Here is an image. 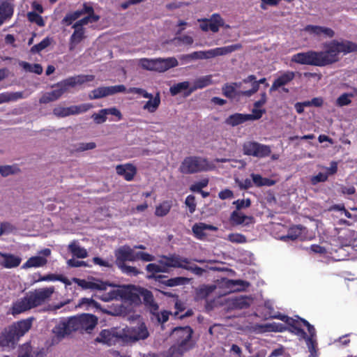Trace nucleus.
<instances>
[{"instance_id": "f257e3e1", "label": "nucleus", "mask_w": 357, "mask_h": 357, "mask_svg": "<svg viewBox=\"0 0 357 357\" xmlns=\"http://www.w3.org/2000/svg\"><path fill=\"white\" fill-rule=\"evenodd\" d=\"M324 48V51L310 50L295 54L292 56L291 61L319 67L329 66L339 61L340 53L347 54L357 52V43L350 40L339 42L333 40L326 43Z\"/></svg>"}, {"instance_id": "f03ea898", "label": "nucleus", "mask_w": 357, "mask_h": 357, "mask_svg": "<svg viewBox=\"0 0 357 357\" xmlns=\"http://www.w3.org/2000/svg\"><path fill=\"white\" fill-rule=\"evenodd\" d=\"M54 292V287L29 291L23 298L13 303L11 307L12 314L14 316L20 314L43 305L52 296Z\"/></svg>"}, {"instance_id": "7ed1b4c3", "label": "nucleus", "mask_w": 357, "mask_h": 357, "mask_svg": "<svg viewBox=\"0 0 357 357\" xmlns=\"http://www.w3.org/2000/svg\"><path fill=\"white\" fill-rule=\"evenodd\" d=\"M95 76L93 75H78L69 77L59 82L56 86L57 89H54L50 92L45 93L39 100L41 104H47L50 102L58 100L69 88L75 87L77 85H82L86 82L94 80Z\"/></svg>"}, {"instance_id": "20e7f679", "label": "nucleus", "mask_w": 357, "mask_h": 357, "mask_svg": "<svg viewBox=\"0 0 357 357\" xmlns=\"http://www.w3.org/2000/svg\"><path fill=\"white\" fill-rule=\"evenodd\" d=\"M214 168L215 165L205 158L188 156L182 161L179 167V171L183 174H193L213 170Z\"/></svg>"}, {"instance_id": "39448f33", "label": "nucleus", "mask_w": 357, "mask_h": 357, "mask_svg": "<svg viewBox=\"0 0 357 357\" xmlns=\"http://www.w3.org/2000/svg\"><path fill=\"white\" fill-rule=\"evenodd\" d=\"M174 331H178L185 335L183 339L178 344L172 345L167 351L165 357H181L188 351V343L192 338V329L190 326L176 328Z\"/></svg>"}, {"instance_id": "423d86ee", "label": "nucleus", "mask_w": 357, "mask_h": 357, "mask_svg": "<svg viewBox=\"0 0 357 357\" xmlns=\"http://www.w3.org/2000/svg\"><path fill=\"white\" fill-rule=\"evenodd\" d=\"M75 331L83 333L80 314L71 317L67 321H61L55 327L54 331L59 337H64Z\"/></svg>"}, {"instance_id": "0eeeda50", "label": "nucleus", "mask_w": 357, "mask_h": 357, "mask_svg": "<svg viewBox=\"0 0 357 357\" xmlns=\"http://www.w3.org/2000/svg\"><path fill=\"white\" fill-rule=\"evenodd\" d=\"M243 154L257 158H265L271 153V147L257 142H246L243 145Z\"/></svg>"}, {"instance_id": "6e6552de", "label": "nucleus", "mask_w": 357, "mask_h": 357, "mask_svg": "<svg viewBox=\"0 0 357 357\" xmlns=\"http://www.w3.org/2000/svg\"><path fill=\"white\" fill-rule=\"evenodd\" d=\"M124 336L123 332L118 331L116 328L104 329L101 331L95 341L111 346L120 340H124Z\"/></svg>"}, {"instance_id": "1a4fd4ad", "label": "nucleus", "mask_w": 357, "mask_h": 357, "mask_svg": "<svg viewBox=\"0 0 357 357\" xmlns=\"http://www.w3.org/2000/svg\"><path fill=\"white\" fill-rule=\"evenodd\" d=\"M126 91V88L123 84L110 86H100L92 90L89 95V98L90 100L100 99L118 93H124Z\"/></svg>"}, {"instance_id": "9d476101", "label": "nucleus", "mask_w": 357, "mask_h": 357, "mask_svg": "<svg viewBox=\"0 0 357 357\" xmlns=\"http://www.w3.org/2000/svg\"><path fill=\"white\" fill-rule=\"evenodd\" d=\"M140 289L142 287L134 284L122 286L120 299L128 301L131 304L139 305L142 303Z\"/></svg>"}, {"instance_id": "9b49d317", "label": "nucleus", "mask_w": 357, "mask_h": 357, "mask_svg": "<svg viewBox=\"0 0 357 357\" xmlns=\"http://www.w3.org/2000/svg\"><path fill=\"white\" fill-rule=\"evenodd\" d=\"M82 15H86V16L77 20L73 25V28H77V26L83 27L89 23L97 22L100 20V16L95 14L93 6L89 3L85 2L82 4Z\"/></svg>"}, {"instance_id": "f8f14e48", "label": "nucleus", "mask_w": 357, "mask_h": 357, "mask_svg": "<svg viewBox=\"0 0 357 357\" xmlns=\"http://www.w3.org/2000/svg\"><path fill=\"white\" fill-rule=\"evenodd\" d=\"M241 44L236 43L228 46L211 49L206 51H202V59H208L218 56L227 55L231 54L233 52L241 50Z\"/></svg>"}, {"instance_id": "ddd939ff", "label": "nucleus", "mask_w": 357, "mask_h": 357, "mask_svg": "<svg viewBox=\"0 0 357 357\" xmlns=\"http://www.w3.org/2000/svg\"><path fill=\"white\" fill-rule=\"evenodd\" d=\"M114 255L115 264L117 266L126 264V261H135V252L128 245H123L116 250Z\"/></svg>"}, {"instance_id": "4468645a", "label": "nucleus", "mask_w": 357, "mask_h": 357, "mask_svg": "<svg viewBox=\"0 0 357 357\" xmlns=\"http://www.w3.org/2000/svg\"><path fill=\"white\" fill-rule=\"evenodd\" d=\"M139 294L140 298H142L141 303H143L145 307L152 314H156L158 313L159 306L155 301L153 293L150 290L142 287Z\"/></svg>"}, {"instance_id": "2eb2a0df", "label": "nucleus", "mask_w": 357, "mask_h": 357, "mask_svg": "<svg viewBox=\"0 0 357 357\" xmlns=\"http://www.w3.org/2000/svg\"><path fill=\"white\" fill-rule=\"evenodd\" d=\"M107 284V288L105 290H99L98 298L105 302L120 299L121 287L114 286L108 282Z\"/></svg>"}, {"instance_id": "dca6fc26", "label": "nucleus", "mask_w": 357, "mask_h": 357, "mask_svg": "<svg viewBox=\"0 0 357 357\" xmlns=\"http://www.w3.org/2000/svg\"><path fill=\"white\" fill-rule=\"evenodd\" d=\"M166 261L165 265L169 268H181L185 270H191L192 268L188 266V264L190 263V259L188 258L182 257L178 255H171L169 256H162Z\"/></svg>"}, {"instance_id": "f3484780", "label": "nucleus", "mask_w": 357, "mask_h": 357, "mask_svg": "<svg viewBox=\"0 0 357 357\" xmlns=\"http://www.w3.org/2000/svg\"><path fill=\"white\" fill-rule=\"evenodd\" d=\"M33 317H29L13 323L10 327L18 340L24 336L31 328Z\"/></svg>"}, {"instance_id": "a211bd4d", "label": "nucleus", "mask_w": 357, "mask_h": 357, "mask_svg": "<svg viewBox=\"0 0 357 357\" xmlns=\"http://www.w3.org/2000/svg\"><path fill=\"white\" fill-rule=\"evenodd\" d=\"M72 280L82 289L91 290H105L107 288V282L96 280L95 281H87L84 279L73 278Z\"/></svg>"}, {"instance_id": "6ab92c4d", "label": "nucleus", "mask_w": 357, "mask_h": 357, "mask_svg": "<svg viewBox=\"0 0 357 357\" xmlns=\"http://www.w3.org/2000/svg\"><path fill=\"white\" fill-rule=\"evenodd\" d=\"M256 79L257 77L254 75H250L248 77L243 79V83H251L252 87L249 90L241 91L240 93L243 96L250 97L259 90L260 84H264L266 86H268V83L266 82V79L265 77H263L258 81L256 80Z\"/></svg>"}, {"instance_id": "aec40b11", "label": "nucleus", "mask_w": 357, "mask_h": 357, "mask_svg": "<svg viewBox=\"0 0 357 357\" xmlns=\"http://www.w3.org/2000/svg\"><path fill=\"white\" fill-rule=\"evenodd\" d=\"M297 317V319H294L291 317L287 324V325L291 328L289 329L290 332L300 337L301 339H304L306 341H311L310 337H307V333L302 328L303 324L301 320L303 319L299 317Z\"/></svg>"}, {"instance_id": "412c9836", "label": "nucleus", "mask_w": 357, "mask_h": 357, "mask_svg": "<svg viewBox=\"0 0 357 357\" xmlns=\"http://www.w3.org/2000/svg\"><path fill=\"white\" fill-rule=\"evenodd\" d=\"M295 77V73L293 71H285L282 73L273 82L270 91H275L280 87L284 86L291 82Z\"/></svg>"}, {"instance_id": "4be33fe9", "label": "nucleus", "mask_w": 357, "mask_h": 357, "mask_svg": "<svg viewBox=\"0 0 357 357\" xmlns=\"http://www.w3.org/2000/svg\"><path fill=\"white\" fill-rule=\"evenodd\" d=\"M178 65V61L174 57L155 59V71L157 72H165L172 68L177 66Z\"/></svg>"}, {"instance_id": "5701e85b", "label": "nucleus", "mask_w": 357, "mask_h": 357, "mask_svg": "<svg viewBox=\"0 0 357 357\" xmlns=\"http://www.w3.org/2000/svg\"><path fill=\"white\" fill-rule=\"evenodd\" d=\"M116 171L119 175L123 176L127 181H132L137 174L136 167L130 163L118 165L116 167Z\"/></svg>"}, {"instance_id": "b1692460", "label": "nucleus", "mask_w": 357, "mask_h": 357, "mask_svg": "<svg viewBox=\"0 0 357 357\" xmlns=\"http://www.w3.org/2000/svg\"><path fill=\"white\" fill-rule=\"evenodd\" d=\"M18 340L10 326L6 328L0 334V347H1L13 345Z\"/></svg>"}, {"instance_id": "393cba45", "label": "nucleus", "mask_w": 357, "mask_h": 357, "mask_svg": "<svg viewBox=\"0 0 357 357\" xmlns=\"http://www.w3.org/2000/svg\"><path fill=\"white\" fill-rule=\"evenodd\" d=\"M305 30L310 34L319 36L324 35L328 38H333L335 36V31L328 27L317 26V25H307Z\"/></svg>"}, {"instance_id": "a878e982", "label": "nucleus", "mask_w": 357, "mask_h": 357, "mask_svg": "<svg viewBox=\"0 0 357 357\" xmlns=\"http://www.w3.org/2000/svg\"><path fill=\"white\" fill-rule=\"evenodd\" d=\"M80 319L82 321L83 333L84 332L91 333V331L98 324V318L93 314H81Z\"/></svg>"}, {"instance_id": "bb28decb", "label": "nucleus", "mask_w": 357, "mask_h": 357, "mask_svg": "<svg viewBox=\"0 0 357 357\" xmlns=\"http://www.w3.org/2000/svg\"><path fill=\"white\" fill-rule=\"evenodd\" d=\"M0 256L3 260L0 262V265L6 268H13L20 266L22 259L10 253H4L0 252Z\"/></svg>"}, {"instance_id": "cd10ccee", "label": "nucleus", "mask_w": 357, "mask_h": 357, "mask_svg": "<svg viewBox=\"0 0 357 357\" xmlns=\"http://www.w3.org/2000/svg\"><path fill=\"white\" fill-rule=\"evenodd\" d=\"M230 220L233 225H248L254 222V218L252 216L245 215L239 211H234L231 213Z\"/></svg>"}, {"instance_id": "c85d7f7f", "label": "nucleus", "mask_w": 357, "mask_h": 357, "mask_svg": "<svg viewBox=\"0 0 357 357\" xmlns=\"http://www.w3.org/2000/svg\"><path fill=\"white\" fill-rule=\"evenodd\" d=\"M74 32L70 37L69 40V49L73 50L75 46L79 44L83 39L85 38V29L84 27L77 26L73 28Z\"/></svg>"}, {"instance_id": "c756f323", "label": "nucleus", "mask_w": 357, "mask_h": 357, "mask_svg": "<svg viewBox=\"0 0 357 357\" xmlns=\"http://www.w3.org/2000/svg\"><path fill=\"white\" fill-rule=\"evenodd\" d=\"M212 84V75H205L197 78L195 80L193 86L185 93V96H189L197 89H201L206 87Z\"/></svg>"}, {"instance_id": "7c9ffc66", "label": "nucleus", "mask_w": 357, "mask_h": 357, "mask_svg": "<svg viewBox=\"0 0 357 357\" xmlns=\"http://www.w3.org/2000/svg\"><path fill=\"white\" fill-rule=\"evenodd\" d=\"M225 286L229 289L230 291H241L248 288L250 286V283L242 280L227 279Z\"/></svg>"}, {"instance_id": "2f4dec72", "label": "nucleus", "mask_w": 357, "mask_h": 357, "mask_svg": "<svg viewBox=\"0 0 357 357\" xmlns=\"http://www.w3.org/2000/svg\"><path fill=\"white\" fill-rule=\"evenodd\" d=\"M217 228L213 225H207L206 223L199 222L196 223L192 226V230L196 238L202 239L206 236L204 233L205 230H216Z\"/></svg>"}, {"instance_id": "473e14b6", "label": "nucleus", "mask_w": 357, "mask_h": 357, "mask_svg": "<svg viewBox=\"0 0 357 357\" xmlns=\"http://www.w3.org/2000/svg\"><path fill=\"white\" fill-rule=\"evenodd\" d=\"M47 260L42 256L31 257L22 265L23 268H29L32 267L38 268L46 265Z\"/></svg>"}, {"instance_id": "72a5a7b5", "label": "nucleus", "mask_w": 357, "mask_h": 357, "mask_svg": "<svg viewBox=\"0 0 357 357\" xmlns=\"http://www.w3.org/2000/svg\"><path fill=\"white\" fill-rule=\"evenodd\" d=\"M255 330H258L260 333L264 332H282L284 327L281 324L272 323L266 324H256L255 326Z\"/></svg>"}, {"instance_id": "f704fd0d", "label": "nucleus", "mask_w": 357, "mask_h": 357, "mask_svg": "<svg viewBox=\"0 0 357 357\" xmlns=\"http://www.w3.org/2000/svg\"><path fill=\"white\" fill-rule=\"evenodd\" d=\"M248 121L246 114L235 113L225 119V123L231 126H236Z\"/></svg>"}, {"instance_id": "c9c22d12", "label": "nucleus", "mask_w": 357, "mask_h": 357, "mask_svg": "<svg viewBox=\"0 0 357 357\" xmlns=\"http://www.w3.org/2000/svg\"><path fill=\"white\" fill-rule=\"evenodd\" d=\"M250 176L252 180V184L256 187L272 186L275 183V181L268 178H264L258 174L252 173Z\"/></svg>"}, {"instance_id": "e433bc0d", "label": "nucleus", "mask_w": 357, "mask_h": 357, "mask_svg": "<svg viewBox=\"0 0 357 357\" xmlns=\"http://www.w3.org/2000/svg\"><path fill=\"white\" fill-rule=\"evenodd\" d=\"M208 21V28L210 31L216 33L219 31L220 27L224 26V20L219 14H213Z\"/></svg>"}, {"instance_id": "4c0bfd02", "label": "nucleus", "mask_w": 357, "mask_h": 357, "mask_svg": "<svg viewBox=\"0 0 357 357\" xmlns=\"http://www.w3.org/2000/svg\"><path fill=\"white\" fill-rule=\"evenodd\" d=\"M146 270L148 273H151V275L148 276L149 278H155L158 282H160L162 279L167 278L164 275H155V273L165 271L164 269H161L156 264H149L146 266Z\"/></svg>"}, {"instance_id": "58836bf2", "label": "nucleus", "mask_w": 357, "mask_h": 357, "mask_svg": "<svg viewBox=\"0 0 357 357\" xmlns=\"http://www.w3.org/2000/svg\"><path fill=\"white\" fill-rule=\"evenodd\" d=\"M190 282V279L185 277H176L168 280L162 279L160 283L165 284L167 287H176L188 284Z\"/></svg>"}, {"instance_id": "ea45409f", "label": "nucleus", "mask_w": 357, "mask_h": 357, "mask_svg": "<svg viewBox=\"0 0 357 357\" xmlns=\"http://www.w3.org/2000/svg\"><path fill=\"white\" fill-rule=\"evenodd\" d=\"M172 207L171 200L164 201L155 207V215L158 217H164L169 213Z\"/></svg>"}, {"instance_id": "a19ab883", "label": "nucleus", "mask_w": 357, "mask_h": 357, "mask_svg": "<svg viewBox=\"0 0 357 357\" xmlns=\"http://www.w3.org/2000/svg\"><path fill=\"white\" fill-rule=\"evenodd\" d=\"M251 298L248 296H239L232 300V306L236 309H247L250 306Z\"/></svg>"}, {"instance_id": "79ce46f5", "label": "nucleus", "mask_w": 357, "mask_h": 357, "mask_svg": "<svg viewBox=\"0 0 357 357\" xmlns=\"http://www.w3.org/2000/svg\"><path fill=\"white\" fill-rule=\"evenodd\" d=\"M132 332L133 334L130 337V339L132 341L144 340L147 338L149 335L146 327L144 324H142L137 328H134Z\"/></svg>"}, {"instance_id": "37998d69", "label": "nucleus", "mask_w": 357, "mask_h": 357, "mask_svg": "<svg viewBox=\"0 0 357 357\" xmlns=\"http://www.w3.org/2000/svg\"><path fill=\"white\" fill-rule=\"evenodd\" d=\"M92 107V105L90 103H84L79 105H73L66 107L68 116L78 114L87 112Z\"/></svg>"}, {"instance_id": "c03bdc74", "label": "nucleus", "mask_w": 357, "mask_h": 357, "mask_svg": "<svg viewBox=\"0 0 357 357\" xmlns=\"http://www.w3.org/2000/svg\"><path fill=\"white\" fill-rule=\"evenodd\" d=\"M22 98V92H3L0 93V104L10 101H15Z\"/></svg>"}, {"instance_id": "a18cd8bd", "label": "nucleus", "mask_w": 357, "mask_h": 357, "mask_svg": "<svg viewBox=\"0 0 357 357\" xmlns=\"http://www.w3.org/2000/svg\"><path fill=\"white\" fill-rule=\"evenodd\" d=\"M19 65L25 70L30 73H34L37 75L43 73V67L40 64L34 63L31 64L26 61H20Z\"/></svg>"}, {"instance_id": "49530a36", "label": "nucleus", "mask_w": 357, "mask_h": 357, "mask_svg": "<svg viewBox=\"0 0 357 357\" xmlns=\"http://www.w3.org/2000/svg\"><path fill=\"white\" fill-rule=\"evenodd\" d=\"M301 227L300 225L294 226L289 228L287 234L282 236L281 239L287 241L288 240L295 241L301 235Z\"/></svg>"}, {"instance_id": "de8ad7c7", "label": "nucleus", "mask_w": 357, "mask_h": 357, "mask_svg": "<svg viewBox=\"0 0 357 357\" xmlns=\"http://www.w3.org/2000/svg\"><path fill=\"white\" fill-rule=\"evenodd\" d=\"M82 15V8L75 11L68 13L62 20L61 24L66 26H69L72 24L74 21L79 18Z\"/></svg>"}, {"instance_id": "09e8293b", "label": "nucleus", "mask_w": 357, "mask_h": 357, "mask_svg": "<svg viewBox=\"0 0 357 357\" xmlns=\"http://www.w3.org/2000/svg\"><path fill=\"white\" fill-rule=\"evenodd\" d=\"M68 248L73 255L77 258H86L88 256L86 250L75 243L70 244Z\"/></svg>"}, {"instance_id": "8fccbe9b", "label": "nucleus", "mask_w": 357, "mask_h": 357, "mask_svg": "<svg viewBox=\"0 0 357 357\" xmlns=\"http://www.w3.org/2000/svg\"><path fill=\"white\" fill-rule=\"evenodd\" d=\"M213 286H203L196 291L195 299L197 301L206 299L214 290Z\"/></svg>"}, {"instance_id": "3c124183", "label": "nucleus", "mask_w": 357, "mask_h": 357, "mask_svg": "<svg viewBox=\"0 0 357 357\" xmlns=\"http://www.w3.org/2000/svg\"><path fill=\"white\" fill-rule=\"evenodd\" d=\"M160 104V98L159 94L152 99H149L144 105L143 109L148 110L151 113L155 112Z\"/></svg>"}, {"instance_id": "603ef678", "label": "nucleus", "mask_w": 357, "mask_h": 357, "mask_svg": "<svg viewBox=\"0 0 357 357\" xmlns=\"http://www.w3.org/2000/svg\"><path fill=\"white\" fill-rule=\"evenodd\" d=\"M52 42V38L49 37L45 38L41 42L39 43L33 45L31 50L30 52L32 54L39 53L42 50H45L46 47L50 45Z\"/></svg>"}, {"instance_id": "864d4df0", "label": "nucleus", "mask_w": 357, "mask_h": 357, "mask_svg": "<svg viewBox=\"0 0 357 357\" xmlns=\"http://www.w3.org/2000/svg\"><path fill=\"white\" fill-rule=\"evenodd\" d=\"M86 307V310H88L89 307H96L98 308L100 305L98 302L94 301L93 298H82L79 301L78 304L76 307Z\"/></svg>"}, {"instance_id": "5fc2aeb1", "label": "nucleus", "mask_w": 357, "mask_h": 357, "mask_svg": "<svg viewBox=\"0 0 357 357\" xmlns=\"http://www.w3.org/2000/svg\"><path fill=\"white\" fill-rule=\"evenodd\" d=\"M121 271L129 276H137L141 272L135 266L126 265V264H121V266H117Z\"/></svg>"}, {"instance_id": "6e6d98bb", "label": "nucleus", "mask_w": 357, "mask_h": 357, "mask_svg": "<svg viewBox=\"0 0 357 357\" xmlns=\"http://www.w3.org/2000/svg\"><path fill=\"white\" fill-rule=\"evenodd\" d=\"M27 18L29 22L36 23L38 26L43 27L45 25V21L42 16L34 11L29 12Z\"/></svg>"}, {"instance_id": "4d7b16f0", "label": "nucleus", "mask_w": 357, "mask_h": 357, "mask_svg": "<svg viewBox=\"0 0 357 357\" xmlns=\"http://www.w3.org/2000/svg\"><path fill=\"white\" fill-rule=\"evenodd\" d=\"M13 8L6 2H3L0 5V18L4 20L6 17H9L13 15Z\"/></svg>"}, {"instance_id": "13d9d810", "label": "nucleus", "mask_w": 357, "mask_h": 357, "mask_svg": "<svg viewBox=\"0 0 357 357\" xmlns=\"http://www.w3.org/2000/svg\"><path fill=\"white\" fill-rule=\"evenodd\" d=\"M189 82L187 81L179 82L171 86L170 93L172 96H175L181 93L183 90L189 88Z\"/></svg>"}, {"instance_id": "bf43d9fd", "label": "nucleus", "mask_w": 357, "mask_h": 357, "mask_svg": "<svg viewBox=\"0 0 357 357\" xmlns=\"http://www.w3.org/2000/svg\"><path fill=\"white\" fill-rule=\"evenodd\" d=\"M354 95L352 93H344L342 94L336 100L337 105L339 107L349 105L351 102V98Z\"/></svg>"}, {"instance_id": "052dcab7", "label": "nucleus", "mask_w": 357, "mask_h": 357, "mask_svg": "<svg viewBox=\"0 0 357 357\" xmlns=\"http://www.w3.org/2000/svg\"><path fill=\"white\" fill-rule=\"evenodd\" d=\"M139 65L143 69L155 71V59H141Z\"/></svg>"}, {"instance_id": "680f3d73", "label": "nucleus", "mask_w": 357, "mask_h": 357, "mask_svg": "<svg viewBox=\"0 0 357 357\" xmlns=\"http://www.w3.org/2000/svg\"><path fill=\"white\" fill-rule=\"evenodd\" d=\"M252 114H246L248 121H254L261 119L264 114L266 113L264 109L253 108L252 111Z\"/></svg>"}, {"instance_id": "e2e57ef3", "label": "nucleus", "mask_w": 357, "mask_h": 357, "mask_svg": "<svg viewBox=\"0 0 357 357\" xmlns=\"http://www.w3.org/2000/svg\"><path fill=\"white\" fill-rule=\"evenodd\" d=\"M208 184V178H203L199 182H197L190 185V190L192 192H202V189L206 187Z\"/></svg>"}, {"instance_id": "0e129e2a", "label": "nucleus", "mask_w": 357, "mask_h": 357, "mask_svg": "<svg viewBox=\"0 0 357 357\" xmlns=\"http://www.w3.org/2000/svg\"><path fill=\"white\" fill-rule=\"evenodd\" d=\"M222 93L225 96L229 98H234L236 95V89L234 85L225 84L222 87Z\"/></svg>"}, {"instance_id": "69168bd1", "label": "nucleus", "mask_w": 357, "mask_h": 357, "mask_svg": "<svg viewBox=\"0 0 357 357\" xmlns=\"http://www.w3.org/2000/svg\"><path fill=\"white\" fill-rule=\"evenodd\" d=\"M185 204L188 207L189 212L190 213H193L195 211L197 204L195 202V197L194 195H188L185 198Z\"/></svg>"}, {"instance_id": "338daca9", "label": "nucleus", "mask_w": 357, "mask_h": 357, "mask_svg": "<svg viewBox=\"0 0 357 357\" xmlns=\"http://www.w3.org/2000/svg\"><path fill=\"white\" fill-rule=\"evenodd\" d=\"M233 204L236 206V211H238L242 208H248L251 205L250 199H237L233 202Z\"/></svg>"}, {"instance_id": "774afa93", "label": "nucleus", "mask_w": 357, "mask_h": 357, "mask_svg": "<svg viewBox=\"0 0 357 357\" xmlns=\"http://www.w3.org/2000/svg\"><path fill=\"white\" fill-rule=\"evenodd\" d=\"M229 241L236 243H246V237L241 234H231L228 236Z\"/></svg>"}]
</instances>
